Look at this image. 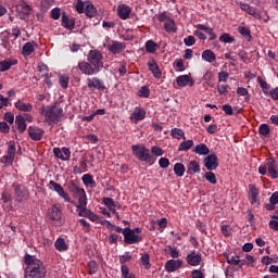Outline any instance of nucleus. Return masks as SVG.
I'll list each match as a JSON object with an SVG mask.
<instances>
[{"label": "nucleus", "instance_id": "obj_1", "mask_svg": "<svg viewBox=\"0 0 278 278\" xmlns=\"http://www.w3.org/2000/svg\"><path fill=\"white\" fill-rule=\"evenodd\" d=\"M25 264L27 265L25 269V278H45L47 275V271L45 270V266L42 265L41 261L26 254Z\"/></svg>", "mask_w": 278, "mask_h": 278}, {"label": "nucleus", "instance_id": "obj_2", "mask_svg": "<svg viewBox=\"0 0 278 278\" xmlns=\"http://www.w3.org/2000/svg\"><path fill=\"white\" fill-rule=\"evenodd\" d=\"M40 110L41 115L45 116V121L48 125H58V123L62 121V116H64V110L56 104L52 106H43Z\"/></svg>", "mask_w": 278, "mask_h": 278}, {"label": "nucleus", "instance_id": "obj_3", "mask_svg": "<svg viewBox=\"0 0 278 278\" xmlns=\"http://www.w3.org/2000/svg\"><path fill=\"white\" fill-rule=\"evenodd\" d=\"M12 188L16 203H27V201H29V189L25 185L14 182Z\"/></svg>", "mask_w": 278, "mask_h": 278}, {"label": "nucleus", "instance_id": "obj_4", "mask_svg": "<svg viewBox=\"0 0 278 278\" xmlns=\"http://www.w3.org/2000/svg\"><path fill=\"white\" fill-rule=\"evenodd\" d=\"M132 155L139 160V162H147V164H153V156L149 153V149L144 146H132L131 147Z\"/></svg>", "mask_w": 278, "mask_h": 278}, {"label": "nucleus", "instance_id": "obj_5", "mask_svg": "<svg viewBox=\"0 0 278 278\" xmlns=\"http://www.w3.org/2000/svg\"><path fill=\"white\" fill-rule=\"evenodd\" d=\"M88 62L90 63L93 68L101 71L103 68V54H101L98 50H91L87 58Z\"/></svg>", "mask_w": 278, "mask_h": 278}, {"label": "nucleus", "instance_id": "obj_6", "mask_svg": "<svg viewBox=\"0 0 278 278\" xmlns=\"http://www.w3.org/2000/svg\"><path fill=\"white\" fill-rule=\"evenodd\" d=\"M15 8L16 14L21 21H27V18H29V14H31V7H29L27 2L22 1Z\"/></svg>", "mask_w": 278, "mask_h": 278}, {"label": "nucleus", "instance_id": "obj_7", "mask_svg": "<svg viewBox=\"0 0 278 278\" xmlns=\"http://www.w3.org/2000/svg\"><path fill=\"white\" fill-rule=\"evenodd\" d=\"M68 190L73 194V197H76L78 199V203H83L84 201H87L86 190L79 188L75 184V181H71L68 184Z\"/></svg>", "mask_w": 278, "mask_h": 278}, {"label": "nucleus", "instance_id": "obj_8", "mask_svg": "<svg viewBox=\"0 0 278 278\" xmlns=\"http://www.w3.org/2000/svg\"><path fill=\"white\" fill-rule=\"evenodd\" d=\"M123 236L126 244H138V242H142V237L135 235L134 230L129 227L124 229Z\"/></svg>", "mask_w": 278, "mask_h": 278}, {"label": "nucleus", "instance_id": "obj_9", "mask_svg": "<svg viewBox=\"0 0 278 278\" xmlns=\"http://www.w3.org/2000/svg\"><path fill=\"white\" fill-rule=\"evenodd\" d=\"M50 190H54V192L59 193V195L64 199L67 203H73V200H71V197H68V193L64 191V188L62 185L55 182V180H50L49 182Z\"/></svg>", "mask_w": 278, "mask_h": 278}, {"label": "nucleus", "instance_id": "obj_10", "mask_svg": "<svg viewBox=\"0 0 278 278\" xmlns=\"http://www.w3.org/2000/svg\"><path fill=\"white\" fill-rule=\"evenodd\" d=\"M267 173L271 179H278V163L274 157L267 159Z\"/></svg>", "mask_w": 278, "mask_h": 278}, {"label": "nucleus", "instance_id": "obj_11", "mask_svg": "<svg viewBox=\"0 0 278 278\" xmlns=\"http://www.w3.org/2000/svg\"><path fill=\"white\" fill-rule=\"evenodd\" d=\"M203 164H204L206 169L216 170V168H218V156H216V154L207 155L203 160Z\"/></svg>", "mask_w": 278, "mask_h": 278}, {"label": "nucleus", "instance_id": "obj_12", "mask_svg": "<svg viewBox=\"0 0 278 278\" xmlns=\"http://www.w3.org/2000/svg\"><path fill=\"white\" fill-rule=\"evenodd\" d=\"M186 261L189 266H199V264H201V262L203 261V257L201 256V253L192 251L190 254L187 255Z\"/></svg>", "mask_w": 278, "mask_h": 278}, {"label": "nucleus", "instance_id": "obj_13", "mask_svg": "<svg viewBox=\"0 0 278 278\" xmlns=\"http://www.w3.org/2000/svg\"><path fill=\"white\" fill-rule=\"evenodd\" d=\"M184 266V261L181 260H169L165 263V270L167 273H175V270H179Z\"/></svg>", "mask_w": 278, "mask_h": 278}, {"label": "nucleus", "instance_id": "obj_14", "mask_svg": "<svg viewBox=\"0 0 278 278\" xmlns=\"http://www.w3.org/2000/svg\"><path fill=\"white\" fill-rule=\"evenodd\" d=\"M78 68L84 75H97L99 73L90 63L84 61L78 63Z\"/></svg>", "mask_w": 278, "mask_h": 278}, {"label": "nucleus", "instance_id": "obj_15", "mask_svg": "<svg viewBox=\"0 0 278 278\" xmlns=\"http://www.w3.org/2000/svg\"><path fill=\"white\" fill-rule=\"evenodd\" d=\"M131 14V8L127 4H119L117 7V16L122 20V21H127V18H129Z\"/></svg>", "mask_w": 278, "mask_h": 278}, {"label": "nucleus", "instance_id": "obj_16", "mask_svg": "<svg viewBox=\"0 0 278 278\" xmlns=\"http://www.w3.org/2000/svg\"><path fill=\"white\" fill-rule=\"evenodd\" d=\"M126 46L121 41H112L108 46V50L113 53V55H117V53H122V51H125Z\"/></svg>", "mask_w": 278, "mask_h": 278}, {"label": "nucleus", "instance_id": "obj_17", "mask_svg": "<svg viewBox=\"0 0 278 278\" xmlns=\"http://www.w3.org/2000/svg\"><path fill=\"white\" fill-rule=\"evenodd\" d=\"M28 135H29V138H31V140H35V141L42 140V136H45V130L38 127L30 126L28 128Z\"/></svg>", "mask_w": 278, "mask_h": 278}, {"label": "nucleus", "instance_id": "obj_18", "mask_svg": "<svg viewBox=\"0 0 278 278\" xmlns=\"http://www.w3.org/2000/svg\"><path fill=\"white\" fill-rule=\"evenodd\" d=\"M146 117L147 111L140 108L135 109V111L130 114V121H132V123H138V121H144Z\"/></svg>", "mask_w": 278, "mask_h": 278}, {"label": "nucleus", "instance_id": "obj_19", "mask_svg": "<svg viewBox=\"0 0 278 278\" xmlns=\"http://www.w3.org/2000/svg\"><path fill=\"white\" fill-rule=\"evenodd\" d=\"M48 218H50V220H60L62 218V210L54 204L48 210Z\"/></svg>", "mask_w": 278, "mask_h": 278}, {"label": "nucleus", "instance_id": "obj_20", "mask_svg": "<svg viewBox=\"0 0 278 278\" xmlns=\"http://www.w3.org/2000/svg\"><path fill=\"white\" fill-rule=\"evenodd\" d=\"M176 84H178L180 88H186L188 84H190V86H194V80H192L190 75H180L176 78Z\"/></svg>", "mask_w": 278, "mask_h": 278}, {"label": "nucleus", "instance_id": "obj_21", "mask_svg": "<svg viewBox=\"0 0 278 278\" xmlns=\"http://www.w3.org/2000/svg\"><path fill=\"white\" fill-rule=\"evenodd\" d=\"M148 68L149 71H151L156 79H160V77H162V71H160V66L157 65V62H155V60L152 59L148 62Z\"/></svg>", "mask_w": 278, "mask_h": 278}, {"label": "nucleus", "instance_id": "obj_22", "mask_svg": "<svg viewBox=\"0 0 278 278\" xmlns=\"http://www.w3.org/2000/svg\"><path fill=\"white\" fill-rule=\"evenodd\" d=\"M87 86L88 88H97L98 90H105V85H103V81H101V79L97 77L88 78Z\"/></svg>", "mask_w": 278, "mask_h": 278}, {"label": "nucleus", "instance_id": "obj_23", "mask_svg": "<svg viewBox=\"0 0 278 278\" xmlns=\"http://www.w3.org/2000/svg\"><path fill=\"white\" fill-rule=\"evenodd\" d=\"M197 173H201V165L197 161H190L187 165V174L197 175Z\"/></svg>", "mask_w": 278, "mask_h": 278}, {"label": "nucleus", "instance_id": "obj_24", "mask_svg": "<svg viewBox=\"0 0 278 278\" xmlns=\"http://www.w3.org/2000/svg\"><path fill=\"white\" fill-rule=\"evenodd\" d=\"M86 205H88V201L85 200L84 202H79L77 205V212H78V216H83L85 218H88V216L90 215V210H88L86 207Z\"/></svg>", "mask_w": 278, "mask_h": 278}, {"label": "nucleus", "instance_id": "obj_25", "mask_svg": "<svg viewBox=\"0 0 278 278\" xmlns=\"http://www.w3.org/2000/svg\"><path fill=\"white\" fill-rule=\"evenodd\" d=\"M15 64H17L16 60H3L0 61V73H5V71H10V68H12V66H14Z\"/></svg>", "mask_w": 278, "mask_h": 278}, {"label": "nucleus", "instance_id": "obj_26", "mask_svg": "<svg viewBox=\"0 0 278 278\" xmlns=\"http://www.w3.org/2000/svg\"><path fill=\"white\" fill-rule=\"evenodd\" d=\"M15 124L17 125L20 134H23L27 129V124L25 123V117H23V115H17L15 117Z\"/></svg>", "mask_w": 278, "mask_h": 278}, {"label": "nucleus", "instance_id": "obj_27", "mask_svg": "<svg viewBox=\"0 0 278 278\" xmlns=\"http://www.w3.org/2000/svg\"><path fill=\"white\" fill-rule=\"evenodd\" d=\"M227 262L233 266H239V268H242L247 264V261L240 260V256H227Z\"/></svg>", "mask_w": 278, "mask_h": 278}, {"label": "nucleus", "instance_id": "obj_28", "mask_svg": "<svg viewBox=\"0 0 278 278\" xmlns=\"http://www.w3.org/2000/svg\"><path fill=\"white\" fill-rule=\"evenodd\" d=\"M15 108L16 110H18L20 112H31V110L34 109V106L30 103H24L23 101L18 100L15 103Z\"/></svg>", "mask_w": 278, "mask_h": 278}, {"label": "nucleus", "instance_id": "obj_29", "mask_svg": "<svg viewBox=\"0 0 278 278\" xmlns=\"http://www.w3.org/2000/svg\"><path fill=\"white\" fill-rule=\"evenodd\" d=\"M197 29H201V31H204L205 34H207L210 37V40H216V34L214 33V30L203 24H198L197 25Z\"/></svg>", "mask_w": 278, "mask_h": 278}, {"label": "nucleus", "instance_id": "obj_30", "mask_svg": "<svg viewBox=\"0 0 278 278\" xmlns=\"http://www.w3.org/2000/svg\"><path fill=\"white\" fill-rule=\"evenodd\" d=\"M194 153L197 155H210V148L205 143H200L195 147Z\"/></svg>", "mask_w": 278, "mask_h": 278}, {"label": "nucleus", "instance_id": "obj_31", "mask_svg": "<svg viewBox=\"0 0 278 278\" xmlns=\"http://www.w3.org/2000/svg\"><path fill=\"white\" fill-rule=\"evenodd\" d=\"M202 59H204L205 62H210V64H212V62H216V54L212 50H205L202 53Z\"/></svg>", "mask_w": 278, "mask_h": 278}, {"label": "nucleus", "instance_id": "obj_32", "mask_svg": "<svg viewBox=\"0 0 278 278\" xmlns=\"http://www.w3.org/2000/svg\"><path fill=\"white\" fill-rule=\"evenodd\" d=\"M260 194V190L255 188V186L250 185V201L252 205H255L257 203V195Z\"/></svg>", "mask_w": 278, "mask_h": 278}, {"label": "nucleus", "instance_id": "obj_33", "mask_svg": "<svg viewBox=\"0 0 278 278\" xmlns=\"http://www.w3.org/2000/svg\"><path fill=\"white\" fill-rule=\"evenodd\" d=\"M84 12H85L86 16H88L89 18H92L94 16V14H97V9L94 8V5L92 3L86 2Z\"/></svg>", "mask_w": 278, "mask_h": 278}, {"label": "nucleus", "instance_id": "obj_34", "mask_svg": "<svg viewBox=\"0 0 278 278\" xmlns=\"http://www.w3.org/2000/svg\"><path fill=\"white\" fill-rule=\"evenodd\" d=\"M62 26L65 27L66 29H73L75 27V22L68 18L66 16V13L62 14Z\"/></svg>", "mask_w": 278, "mask_h": 278}, {"label": "nucleus", "instance_id": "obj_35", "mask_svg": "<svg viewBox=\"0 0 278 278\" xmlns=\"http://www.w3.org/2000/svg\"><path fill=\"white\" fill-rule=\"evenodd\" d=\"M164 28L169 34H173V33L177 31V28L175 27V20H173V18L167 20L164 23Z\"/></svg>", "mask_w": 278, "mask_h": 278}, {"label": "nucleus", "instance_id": "obj_36", "mask_svg": "<svg viewBox=\"0 0 278 278\" xmlns=\"http://www.w3.org/2000/svg\"><path fill=\"white\" fill-rule=\"evenodd\" d=\"M174 173L177 177H184V174L186 173V166L181 163H176L174 165Z\"/></svg>", "mask_w": 278, "mask_h": 278}, {"label": "nucleus", "instance_id": "obj_37", "mask_svg": "<svg viewBox=\"0 0 278 278\" xmlns=\"http://www.w3.org/2000/svg\"><path fill=\"white\" fill-rule=\"evenodd\" d=\"M34 51H35L34 45L31 42H27L22 48V55H25V56L31 55Z\"/></svg>", "mask_w": 278, "mask_h": 278}, {"label": "nucleus", "instance_id": "obj_38", "mask_svg": "<svg viewBox=\"0 0 278 278\" xmlns=\"http://www.w3.org/2000/svg\"><path fill=\"white\" fill-rule=\"evenodd\" d=\"M193 146L194 141L192 140L182 141L178 147V151H190Z\"/></svg>", "mask_w": 278, "mask_h": 278}, {"label": "nucleus", "instance_id": "obj_39", "mask_svg": "<svg viewBox=\"0 0 278 278\" xmlns=\"http://www.w3.org/2000/svg\"><path fill=\"white\" fill-rule=\"evenodd\" d=\"M55 250L56 251H67L68 245H66V241L64 239L59 238L55 243H54Z\"/></svg>", "mask_w": 278, "mask_h": 278}, {"label": "nucleus", "instance_id": "obj_40", "mask_svg": "<svg viewBox=\"0 0 278 278\" xmlns=\"http://www.w3.org/2000/svg\"><path fill=\"white\" fill-rule=\"evenodd\" d=\"M146 50L148 53H155L157 51V43L153 40H149L146 42Z\"/></svg>", "mask_w": 278, "mask_h": 278}, {"label": "nucleus", "instance_id": "obj_41", "mask_svg": "<svg viewBox=\"0 0 278 278\" xmlns=\"http://www.w3.org/2000/svg\"><path fill=\"white\" fill-rule=\"evenodd\" d=\"M83 184H85V186H97V182H94V179L90 174H85L83 176Z\"/></svg>", "mask_w": 278, "mask_h": 278}, {"label": "nucleus", "instance_id": "obj_42", "mask_svg": "<svg viewBox=\"0 0 278 278\" xmlns=\"http://www.w3.org/2000/svg\"><path fill=\"white\" fill-rule=\"evenodd\" d=\"M121 270H122V278H136V275L129 273V267H127V265H122Z\"/></svg>", "mask_w": 278, "mask_h": 278}, {"label": "nucleus", "instance_id": "obj_43", "mask_svg": "<svg viewBox=\"0 0 278 278\" xmlns=\"http://www.w3.org/2000/svg\"><path fill=\"white\" fill-rule=\"evenodd\" d=\"M141 264H142V266H144V268L147 270H149V268H151V257L149 256L148 253H146L141 256Z\"/></svg>", "mask_w": 278, "mask_h": 278}, {"label": "nucleus", "instance_id": "obj_44", "mask_svg": "<svg viewBox=\"0 0 278 278\" xmlns=\"http://www.w3.org/2000/svg\"><path fill=\"white\" fill-rule=\"evenodd\" d=\"M7 155L9 157H15L16 155V143L14 141L9 142V149Z\"/></svg>", "mask_w": 278, "mask_h": 278}, {"label": "nucleus", "instance_id": "obj_45", "mask_svg": "<svg viewBox=\"0 0 278 278\" xmlns=\"http://www.w3.org/2000/svg\"><path fill=\"white\" fill-rule=\"evenodd\" d=\"M219 41L231 45V42H236V38L231 37V35H229V34L225 33L219 37Z\"/></svg>", "mask_w": 278, "mask_h": 278}, {"label": "nucleus", "instance_id": "obj_46", "mask_svg": "<svg viewBox=\"0 0 278 278\" xmlns=\"http://www.w3.org/2000/svg\"><path fill=\"white\" fill-rule=\"evenodd\" d=\"M206 181H208L210 184L216 185L217 180H216V174H214V172L210 170L206 172L204 175Z\"/></svg>", "mask_w": 278, "mask_h": 278}, {"label": "nucleus", "instance_id": "obj_47", "mask_svg": "<svg viewBox=\"0 0 278 278\" xmlns=\"http://www.w3.org/2000/svg\"><path fill=\"white\" fill-rule=\"evenodd\" d=\"M257 81H258L264 94H266L267 90H270V85H268V83H266V80L262 79V76L257 77Z\"/></svg>", "mask_w": 278, "mask_h": 278}, {"label": "nucleus", "instance_id": "obj_48", "mask_svg": "<svg viewBox=\"0 0 278 278\" xmlns=\"http://www.w3.org/2000/svg\"><path fill=\"white\" fill-rule=\"evenodd\" d=\"M172 136H173V138H176L177 140H179L180 138H184V140H186L184 130H181L179 128H174L172 130Z\"/></svg>", "mask_w": 278, "mask_h": 278}, {"label": "nucleus", "instance_id": "obj_49", "mask_svg": "<svg viewBox=\"0 0 278 278\" xmlns=\"http://www.w3.org/2000/svg\"><path fill=\"white\" fill-rule=\"evenodd\" d=\"M258 132L261 136H268V134H270V126H268V124H262L258 127Z\"/></svg>", "mask_w": 278, "mask_h": 278}, {"label": "nucleus", "instance_id": "obj_50", "mask_svg": "<svg viewBox=\"0 0 278 278\" xmlns=\"http://www.w3.org/2000/svg\"><path fill=\"white\" fill-rule=\"evenodd\" d=\"M75 9H76V12H78V14H84V12L86 11V2L81 0H77Z\"/></svg>", "mask_w": 278, "mask_h": 278}, {"label": "nucleus", "instance_id": "obj_51", "mask_svg": "<svg viewBox=\"0 0 278 278\" xmlns=\"http://www.w3.org/2000/svg\"><path fill=\"white\" fill-rule=\"evenodd\" d=\"M217 92L219 94H227L229 92V85H217Z\"/></svg>", "mask_w": 278, "mask_h": 278}, {"label": "nucleus", "instance_id": "obj_52", "mask_svg": "<svg viewBox=\"0 0 278 278\" xmlns=\"http://www.w3.org/2000/svg\"><path fill=\"white\" fill-rule=\"evenodd\" d=\"M184 42L187 47H193V45L197 43V39L194 38V36H188L184 39Z\"/></svg>", "mask_w": 278, "mask_h": 278}, {"label": "nucleus", "instance_id": "obj_53", "mask_svg": "<svg viewBox=\"0 0 278 278\" xmlns=\"http://www.w3.org/2000/svg\"><path fill=\"white\" fill-rule=\"evenodd\" d=\"M167 249L169 251L170 257H173L174 260H177V257H179V250H177L176 248H173L170 245H168Z\"/></svg>", "mask_w": 278, "mask_h": 278}, {"label": "nucleus", "instance_id": "obj_54", "mask_svg": "<svg viewBox=\"0 0 278 278\" xmlns=\"http://www.w3.org/2000/svg\"><path fill=\"white\" fill-rule=\"evenodd\" d=\"M62 153H63L62 162H66L71 160V150L68 148H62Z\"/></svg>", "mask_w": 278, "mask_h": 278}, {"label": "nucleus", "instance_id": "obj_55", "mask_svg": "<svg viewBox=\"0 0 278 278\" xmlns=\"http://www.w3.org/2000/svg\"><path fill=\"white\" fill-rule=\"evenodd\" d=\"M103 203L106 207H116V202L112 198H103Z\"/></svg>", "mask_w": 278, "mask_h": 278}, {"label": "nucleus", "instance_id": "obj_56", "mask_svg": "<svg viewBox=\"0 0 278 278\" xmlns=\"http://www.w3.org/2000/svg\"><path fill=\"white\" fill-rule=\"evenodd\" d=\"M51 16L54 21H58L60 18V16H62V11L60 10V8H55L51 11Z\"/></svg>", "mask_w": 278, "mask_h": 278}, {"label": "nucleus", "instance_id": "obj_57", "mask_svg": "<svg viewBox=\"0 0 278 278\" xmlns=\"http://www.w3.org/2000/svg\"><path fill=\"white\" fill-rule=\"evenodd\" d=\"M159 165L161 166V168H168V166L170 165V161H168L167 157H161L159 160Z\"/></svg>", "mask_w": 278, "mask_h": 278}, {"label": "nucleus", "instance_id": "obj_58", "mask_svg": "<svg viewBox=\"0 0 278 278\" xmlns=\"http://www.w3.org/2000/svg\"><path fill=\"white\" fill-rule=\"evenodd\" d=\"M0 131L1 134H10V125L5 122H0Z\"/></svg>", "mask_w": 278, "mask_h": 278}, {"label": "nucleus", "instance_id": "obj_59", "mask_svg": "<svg viewBox=\"0 0 278 278\" xmlns=\"http://www.w3.org/2000/svg\"><path fill=\"white\" fill-rule=\"evenodd\" d=\"M222 109L224 110L225 114H227V116H233V108H231V105L224 104Z\"/></svg>", "mask_w": 278, "mask_h": 278}, {"label": "nucleus", "instance_id": "obj_60", "mask_svg": "<svg viewBox=\"0 0 278 278\" xmlns=\"http://www.w3.org/2000/svg\"><path fill=\"white\" fill-rule=\"evenodd\" d=\"M139 92H140L139 97H144L146 99H148V97L151 94V91L147 86L141 87Z\"/></svg>", "mask_w": 278, "mask_h": 278}, {"label": "nucleus", "instance_id": "obj_61", "mask_svg": "<svg viewBox=\"0 0 278 278\" xmlns=\"http://www.w3.org/2000/svg\"><path fill=\"white\" fill-rule=\"evenodd\" d=\"M60 86H62L64 89L68 88V77L67 76H61L59 78Z\"/></svg>", "mask_w": 278, "mask_h": 278}, {"label": "nucleus", "instance_id": "obj_62", "mask_svg": "<svg viewBox=\"0 0 278 278\" xmlns=\"http://www.w3.org/2000/svg\"><path fill=\"white\" fill-rule=\"evenodd\" d=\"M88 267H89L90 275H94V273H97V262L90 261L88 264Z\"/></svg>", "mask_w": 278, "mask_h": 278}, {"label": "nucleus", "instance_id": "obj_63", "mask_svg": "<svg viewBox=\"0 0 278 278\" xmlns=\"http://www.w3.org/2000/svg\"><path fill=\"white\" fill-rule=\"evenodd\" d=\"M4 121H7V123H9L10 125L14 124V114H12L11 112L5 113Z\"/></svg>", "mask_w": 278, "mask_h": 278}, {"label": "nucleus", "instance_id": "obj_64", "mask_svg": "<svg viewBox=\"0 0 278 278\" xmlns=\"http://www.w3.org/2000/svg\"><path fill=\"white\" fill-rule=\"evenodd\" d=\"M191 277L192 278H203V271H201V269H194L191 273Z\"/></svg>", "mask_w": 278, "mask_h": 278}]
</instances>
